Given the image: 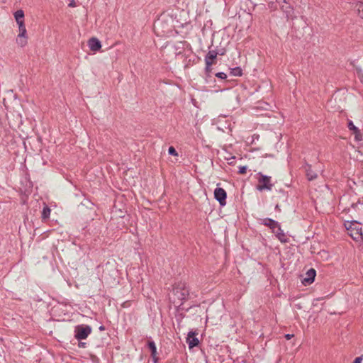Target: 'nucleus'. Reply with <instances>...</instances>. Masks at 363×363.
<instances>
[{"label": "nucleus", "instance_id": "nucleus-25", "mask_svg": "<svg viewBox=\"0 0 363 363\" xmlns=\"http://www.w3.org/2000/svg\"><path fill=\"white\" fill-rule=\"evenodd\" d=\"M68 6L69 7H75L76 6L75 1L74 0H69V3Z\"/></svg>", "mask_w": 363, "mask_h": 363}, {"label": "nucleus", "instance_id": "nucleus-24", "mask_svg": "<svg viewBox=\"0 0 363 363\" xmlns=\"http://www.w3.org/2000/svg\"><path fill=\"white\" fill-rule=\"evenodd\" d=\"M362 357H358L354 359V360L353 361L352 363H362Z\"/></svg>", "mask_w": 363, "mask_h": 363}, {"label": "nucleus", "instance_id": "nucleus-23", "mask_svg": "<svg viewBox=\"0 0 363 363\" xmlns=\"http://www.w3.org/2000/svg\"><path fill=\"white\" fill-rule=\"evenodd\" d=\"M17 25L18 26V29H21L22 30V28H26L25 21H23V22L17 23Z\"/></svg>", "mask_w": 363, "mask_h": 363}, {"label": "nucleus", "instance_id": "nucleus-9", "mask_svg": "<svg viewBox=\"0 0 363 363\" xmlns=\"http://www.w3.org/2000/svg\"><path fill=\"white\" fill-rule=\"evenodd\" d=\"M274 233H276L277 237L281 242H286V236L284 233L283 230L281 229L280 226L278 225V227L273 230Z\"/></svg>", "mask_w": 363, "mask_h": 363}, {"label": "nucleus", "instance_id": "nucleus-16", "mask_svg": "<svg viewBox=\"0 0 363 363\" xmlns=\"http://www.w3.org/2000/svg\"><path fill=\"white\" fill-rule=\"evenodd\" d=\"M358 15L363 18V2L357 4Z\"/></svg>", "mask_w": 363, "mask_h": 363}, {"label": "nucleus", "instance_id": "nucleus-11", "mask_svg": "<svg viewBox=\"0 0 363 363\" xmlns=\"http://www.w3.org/2000/svg\"><path fill=\"white\" fill-rule=\"evenodd\" d=\"M315 277V271L313 269H311L307 272V277L304 279L303 281L308 284H311L314 281Z\"/></svg>", "mask_w": 363, "mask_h": 363}, {"label": "nucleus", "instance_id": "nucleus-30", "mask_svg": "<svg viewBox=\"0 0 363 363\" xmlns=\"http://www.w3.org/2000/svg\"><path fill=\"white\" fill-rule=\"evenodd\" d=\"M229 164H232L233 163V160H230V162H228Z\"/></svg>", "mask_w": 363, "mask_h": 363}, {"label": "nucleus", "instance_id": "nucleus-26", "mask_svg": "<svg viewBox=\"0 0 363 363\" xmlns=\"http://www.w3.org/2000/svg\"><path fill=\"white\" fill-rule=\"evenodd\" d=\"M294 337V335L293 334H286L285 335V337L286 340H290L291 339L292 337Z\"/></svg>", "mask_w": 363, "mask_h": 363}, {"label": "nucleus", "instance_id": "nucleus-13", "mask_svg": "<svg viewBox=\"0 0 363 363\" xmlns=\"http://www.w3.org/2000/svg\"><path fill=\"white\" fill-rule=\"evenodd\" d=\"M16 43L21 48L25 47L28 44V36H18L16 39Z\"/></svg>", "mask_w": 363, "mask_h": 363}, {"label": "nucleus", "instance_id": "nucleus-14", "mask_svg": "<svg viewBox=\"0 0 363 363\" xmlns=\"http://www.w3.org/2000/svg\"><path fill=\"white\" fill-rule=\"evenodd\" d=\"M306 177L308 180H313L317 177V174L311 169V166H308L306 169Z\"/></svg>", "mask_w": 363, "mask_h": 363}, {"label": "nucleus", "instance_id": "nucleus-18", "mask_svg": "<svg viewBox=\"0 0 363 363\" xmlns=\"http://www.w3.org/2000/svg\"><path fill=\"white\" fill-rule=\"evenodd\" d=\"M168 152L171 155H174V156H177L178 155V153L176 151L175 148L174 147H172V146L169 147Z\"/></svg>", "mask_w": 363, "mask_h": 363}, {"label": "nucleus", "instance_id": "nucleus-27", "mask_svg": "<svg viewBox=\"0 0 363 363\" xmlns=\"http://www.w3.org/2000/svg\"><path fill=\"white\" fill-rule=\"evenodd\" d=\"M84 345H85V343L81 342V343L79 344V347H84Z\"/></svg>", "mask_w": 363, "mask_h": 363}, {"label": "nucleus", "instance_id": "nucleus-3", "mask_svg": "<svg viewBox=\"0 0 363 363\" xmlns=\"http://www.w3.org/2000/svg\"><path fill=\"white\" fill-rule=\"evenodd\" d=\"M74 337L76 339L81 340L86 339L91 333V328L89 325H80L75 327Z\"/></svg>", "mask_w": 363, "mask_h": 363}, {"label": "nucleus", "instance_id": "nucleus-1", "mask_svg": "<svg viewBox=\"0 0 363 363\" xmlns=\"http://www.w3.org/2000/svg\"><path fill=\"white\" fill-rule=\"evenodd\" d=\"M345 227L348 232L349 235L354 240L362 239V232L361 224L357 221H346Z\"/></svg>", "mask_w": 363, "mask_h": 363}, {"label": "nucleus", "instance_id": "nucleus-6", "mask_svg": "<svg viewBox=\"0 0 363 363\" xmlns=\"http://www.w3.org/2000/svg\"><path fill=\"white\" fill-rule=\"evenodd\" d=\"M88 45L91 50L99 51L101 48V42L96 38H91L88 41Z\"/></svg>", "mask_w": 363, "mask_h": 363}, {"label": "nucleus", "instance_id": "nucleus-17", "mask_svg": "<svg viewBox=\"0 0 363 363\" xmlns=\"http://www.w3.org/2000/svg\"><path fill=\"white\" fill-rule=\"evenodd\" d=\"M232 74L234 76H241L242 75V69L240 67H235L231 71Z\"/></svg>", "mask_w": 363, "mask_h": 363}, {"label": "nucleus", "instance_id": "nucleus-5", "mask_svg": "<svg viewBox=\"0 0 363 363\" xmlns=\"http://www.w3.org/2000/svg\"><path fill=\"white\" fill-rule=\"evenodd\" d=\"M196 335L197 334L193 331H190L188 333V337L186 338V342L189 345V347L190 349L193 348L194 347L197 346L199 343L198 338L196 337Z\"/></svg>", "mask_w": 363, "mask_h": 363}, {"label": "nucleus", "instance_id": "nucleus-2", "mask_svg": "<svg viewBox=\"0 0 363 363\" xmlns=\"http://www.w3.org/2000/svg\"><path fill=\"white\" fill-rule=\"evenodd\" d=\"M258 176L257 181L259 184L257 186V189L260 191L272 190L273 184L271 183V177L264 175L261 172L258 173Z\"/></svg>", "mask_w": 363, "mask_h": 363}, {"label": "nucleus", "instance_id": "nucleus-28", "mask_svg": "<svg viewBox=\"0 0 363 363\" xmlns=\"http://www.w3.org/2000/svg\"><path fill=\"white\" fill-rule=\"evenodd\" d=\"M235 159V157H232L230 159H227L228 160H234Z\"/></svg>", "mask_w": 363, "mask_h": 363}, {"label": "nucleus", "instance_id": "nucleus-12", "mask_svg": "<svg viewBox=\"0 0 363 363\" xmlns=\"http://www.w3.org/2000/svg\"><path fill=\"white\" fill-rule=\"evenodd\" d=\"M263 224L269 226L272 230H274L277 227H278V223L272 219L270 218H265L263 220Z\"/></svg>", "mask_w": 363, "mask_h": 363}, {"label": "nucleus", "instance_id": "nucleus-8", "mask_svg": "<svg viewBox=\"0 0 363 363\" xmlns=\"http://www.w3.org/2000/svg\"><path fill=\"white\" fill-rule=\"evenodd\" d=\"M148 347L151 351V356L155 363H157L158 359L157 357V348L154 342H148Z\"/></svg>", "mask_w": 363, "mask_h": 363}, {"label": "nucleus", "instance_id": "nucleus-19", "mask_svg": "<svg viewBox=\"0 0 363 363\" xmlns=\"http://www.w3.org/2000/svg\"><path fill=\"white\" fill-rule=\"evenodd\" d=\"M18 36H28V34H27V30H26V28H22L21 29H18Z\"/></svg>", "mask_w": 363, "mask_h": 363}, {"label": "nucleus", "instance_id": "nucleus-4", "mask_svg": "<svg viewBox=\"0 0 363 363\" xmlns=\"http://www.w3.org/2000/svg\"><path fill=\"white\" fill-rule=\"evenodd\" d=\"M214 197L221 206L226 204L227 194L223 188H216L214 190Z\"/></svg>", "mask_w": 363, "mask_h": 363}, {"label": "nucleus", "instance_id": "nucleus-29", "mask_svg": "<svg viewBox=\"0 0 363 363\" xmlns=\"http://www.w3.org/2000/svg\"><path fill=\"white\" fill-rule=\"evenodd\" d=\"M276 208L279 210V208L278 205L276 206Z\"/></svg>", "mask_w": 363, "mask_h": 363}, {"label": "nucleus", "instance_id": "nucleus-15", "mask_svg": "<svg viewBox=\"0 0 363 363\" xmlns=\"http://www.w3.org/2000/svg\"><path fill=\"white\" fill-rule=\"evenodd\" d=\"M50 208L48 206H45L42 211V219H48L50 217Z\"/></svg>", "mask_w": 363, "mask_h": 363}, {"label": "nucleus", "instance_id": "nucleus-22", "mask_svg": "<svg viewBox=\"0 0 363 363\" xmlns=\"http://www.w3.org/2000/svg\"><path fill=\"white\" fill-rule=\"evenodd\" d=\"M348 127L350 130H354L355 132H357L358 130L357 128L354 126V125L352 123V122H350L349 124H348Z\"/></svg>", "mask_w": 363, "mask_h": 363}, {"label": "nucleus", "instance_id": "nucleus-10", "mask_svg": "<svg viewBox=\"0 0 363 363\" xmlns=\"http://www.w3.org/2000/svg\"><path fill=\"white\" fill-rule=\"evenodd\" d=\"M13 16L16 23L25 21V14L24 11L22 9L17 10L16 12H14Z\"/></svg>", "mask_w": 363, "mask_h": 363}, {"label": "nucleus", "instance_id": "nucleus-7", "mask_svg": "<svg viewBox=\"0 0 363 363\" xmlns=\"http://www.w3.org/2000/svg\"><path fill=\"white\" fill-rule=\"evenodd\" d=\"M216 57L217 52L216 51L211 50L208 52L205 58L207 69H208L213 64V60L216 58Z\"/></svg>", "mask_w": 363, "mask_h": 363}, {"label": "nucleus", "instance_id": "nucleus-31", "mask_svg": "<svg viewBox=\"0 0 363 363\" xmlns=\"http://www.w3.org/2000/svg\"><path fill=\"white\" fill-rule=\"evenodd\" d=\"M229 164H232L233 163V160H230V162H228Z\"/></svg>", "mask_w": 363, "mask_h": 363}, {"label": "nucleus", "instance_id": "nucleus-21", "mask_svg": "<svg viewBox=\"0 0 363 363\" xmlns=\"http://www.w3.org/2000/svg\"><path fill=\"white\" fill-rule=\"evenodd\" d=\"M216 76L218 78H220V79H225L227 77V75L226 74L223 73V72H218L216 74Z\"/></svg>", "mask_w": 363, "mask_h": 363}, {"label": "nucleus", "instance_id": "nucleus-20", "mask_svg": "<svg viewBox=\"0 0 363 363\" xmlns=\"http://www.w3.org/2000/svg\"><path fill=\"white\" fill-rule=\"evenodd\" d=\"M247 172V167L246 166H242L239 167L238 173L240 174H245Z\"/></svg>", "mask_w": 363, "mask_h": 363}]
</instances>
